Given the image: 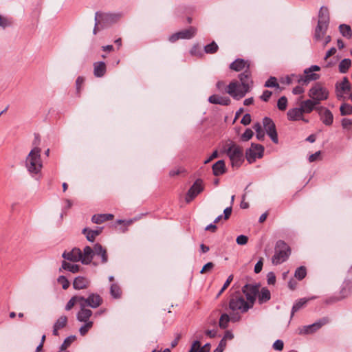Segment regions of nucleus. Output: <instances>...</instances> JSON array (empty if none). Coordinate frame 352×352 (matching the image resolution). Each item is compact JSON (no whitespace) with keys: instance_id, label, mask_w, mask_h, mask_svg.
I'll return each instance as SVG.
<instances>
[{"instance_id":"1","label":"nucleus","mask_w":352,"mask_h":352,"mask_svg":"<svg viewBox=\"0 0 352 352\" xmlns=\"http://www.w3.org/2000/svg\"><path fill=\"white\" fill-rule=\"evenodd\" d=\"M252 307L240 292L232 294L229 302V308L233 312L231 314L232 321L239 320L241 317L239 314L247 312Z\"/></svg>"},{"instance_id":"2","label":"nucleus","mask_w":352,"mask_h":352,"mask_svg":"<svg viewBox=\"0 0 352 352\" xmlns=\"http://www.w3.org/2000/svg\"><path fill=\"white\" fill-rule=\"evenodd\" d=\"M41 152V149L40 148L34 147L26 157L25 167L32 175L38 174L43 168Z\"/></svg>"},{"instance_id":"3","label":"nucleus","mask_w":352,"mask_h":352,"mask_svg":"<svg viewBox=\"0 0 352 352\" xmlns=\"http://www.w3.org/2000/svg\"><path fill=\"white\" fill-rule=\"evenodd\" d=\"M222 152L229 157L232 167H239L243 161L242 148L231 140L226 142Z\"/></svg>"},{"instance_id":"4","label":"nucleus","mask_w":352,"mask_h":352,"mask_svg":"<svg viewBox=\"0 0 352 352\" xmlns=\"http://www.w3.org/2000/svg\"><path fill=\"white\" fill-rule=\"evenodd\" d=\"M290 253L291 250L287 244L283 241H278L275 246L274 255L272 258V263L277 265L285 262L289 258Z\"/></svg>"},{"instance_id":"5","label":"nucleus","mask_w":352,"mask_h":352,"mask_svg":"<svg viewBox=\"0 0 352 352\" xmlns=\"http://www.w3.org/2000/svg\"><path fill=\"white\" fill-rule=\"evenodd\" d=\"M320 67L317 65H312L311 67L305 69L303 74L298 75L299 86H307L311 81L318 80L320 75L316 72H319Z\"/></svg>"},{"instance_id":"6","label":"nucleus","mask_w":352,"mask_h":352,"mask_svg":"<svg viewBox=\"0 0 352 352\" xmlns=\"http://www.w3.org/2000/svg\"><path fill=\"white\" fill-rule=\"evenodd\" d=\"M116 16L111 14H99L96 13L95 27L93 30L94 34H96L99 31L104 28V24L114 21Z\"/></svg>"},{"instance_id":"7","label":"nucleus","mask_w":352,"mask_h":352,"mask_svg":"<svg viewBox=\"0 0 352 352\" xmlns=\"http://www.w3.org/2000/svg\"><path fill=\"white\" fill-rule=\"evenodd\" d=\"M329 322V319L327 318H323L318 321L307 326H303L298 329V333L300 335H307L311 334L316 332L320 328H321L323 325L327 324Z\"/></svg>"},{"instance_id":"8","label":"nucleus","mask_w":352,"mask_h":352,"mask_svg":"<svg viewBox=\"0 0 352 352\" xmlns=\"http://www.w3.org/2000/svg\"><path fill=\"white\" fill-rule=\"evenodd\" d=\"M264 148L261 144H252L251 147L246 151V159L249 163L254 162L257 158L263 157Z\"/></svg>"},{"instance_id":"9","label":"nucleus","mask_w":352,"mask_h":352,"mask_svg":"<svg viewBox=\"0 0 352 352\" xmlns=\"http://www.w3.org/2000/svg\"><path fill=\"white\" fill-rule=\"evenodd\" d=\"M80 304L84 305L86 307H90L93 309L98 307L102 302V299L100 295L92 293L87 298L80 296L79 298Z\"/></svg>"},{"instance_id":"10","label":"nucleus","mask_w":352,"mask_h":352,"mask_svg":"<svg viewBox=\"0 0 352 352\" xmlns=\"http://www.w3.org/2000/svg\"><path fill=\"white\" fill-rule=\"evenodd\" d=\"M242 292L245 294L247 301L250 305L253 307L256 300V295L258 293V287L256 285L246 284L242 288Z\"/></svg>"},{"instance_id":"11","label":"nucleus","mask_w":352,"mask_h":352,"mask_svg":"<svg viewBox=\"0 0 352 352\" xmlns=\"http://www.w3.org/2000/svg\"><path fill=\"white\" fill-rule=\"evenodd\" d=\"M263 126L267 134L270 137L273 142L277 144L278 142L276 126L272 119L265 117L263 120Z\"/></svg>"},{"instance_id":"12","label":"nucleus","mask_w":352,"mask_h":352,"mask_svg":"<svg viewBox=\"0 0 352 352\" xmlns=\"http://www.w3.org/2000/svg\"><path fill=\"white\" fill-rule=\"evenodd\" d=\"M287 119L290 121H302L305 123L309 122V120L304 117V113L300 106L292 108L287 113Z\"/></svg>"},{"instance_id":"13","label":"nucleus","mask_w":352,"mask_h":352,"mask_svg":"<svg viewBox=\"0 0 352 352\" xmlns=\"http://www.w3.org/2000/svg\"><path fill=\"white\" fill-rule=\"evenodd\" d=\"M203 190L202 181L200 179L196 180L186 194V201L187 203L190 202L197 195L202 192Z\"/></svg>"},{"instance_id":"14","label":"nucleus","mask_w":352,"mask_h":352,"mask_svg":"<svg viewBox=\"0 0 352 352\" xmlns=\"http://www.w3.org/2000/svg\"><path fill=\"white\" fill-rule=\"evenodd\" d=\"M308 96L318 105L321 100L328 98L329 92L327 89H309Z\"/></svg>"},{"instance_id":"15","label":"nucleus","mask_w":352,"mask_h":352,"mask_svg":"<svg viewBox=\"0 0 352 352\" xmlns=\"http://www.w3.org/2000/svg\"><path fill=\"white\" fill-rule=\"evenodd\" d=\"M318 114L320 117V120L325 125H331L333 120V116L332 113L327 108L323 107H319L316 108Z\"/></svg>"},{"instance_id":"16","label":"nucleus","mask_w":352,"mask_h":352,"mask_svg":"<svg viewBox=\"0 0 352 352\" xmlns=\"http://www.w3.org/2000/svg\"><path fill=\"white\" fill-rule=\"evenodd\" d=\"M63 257L72 262H81V250L79 248H74L69 252H64Z\"/></svg>"},{"instance_id":"17","label":"nucleus","mask_w":352,"mask_h":352,"mask_svg":"<svg viewBox=\"0 0 352 352\" xmlns=\"http://www.w3.org/2000/svg\"><path fill=\"white\" fill-rule=\"evenodd\" d=\"M94 246L93 248L85 246L83 251H81V263L84 265L91 263L94 258Z\"/></svg>"},{"instance_id":"18","label":"nucleus","mask_w":352,"mask_h":352,"mask_svg":"<svg viewBox=\"0 0 352 352\" xmlns=\"http://www.w3.org/2000/svg\"><path fill=\"white\" fill-rule=\"evenodd\" d=\"M92 314L91 310L87 309L84 305L80 304V310L77 313L76 318L80 322H91L89 320V318Z\"/></svg>"},{"instance_id":"19","label":"nucleus","mask_w":352,"mask_h":352,"mask_svg":"<svg viewBox=\"0 0 352 352\" xmlns=\"http://www.w3.org/2000/svg\"><path fill=\"white\" fill-rule=\"evenodd\" d=\"M94 256H97L100 258V263L102 264H105L108 262V254L107 250L100 243H96L94 245Z\"/></svg>"},{"instance_id":"20","label":"nucleus","mask_w":352,"mask_h":352,"mask_svg":"<svg viewBox=\"0 0 352 352\" xmlns=\"http://www.w3.org/2000/svg\"><path fill=\"white\" fill-rule=\"evenodd\" d=\"M299 106L300 107L302 111H303L304 114L305 113H310L314 109H316V102H314L311 99H307L305 100H302Z\"/></svg>"},{"instance_id":"21","label":"nucleus","mask_w":352,"mask_h":352,"mask_svg":"<svg viewBox=\"0 0 352 352\" xmlns=\"http://www.w3.org/2000/svg\"><path fill=\"white\" fill-rule=\"evenodd\" d=\"M329 12L327 7L322 6L319 11L318 24L329 26Z\"/></svg>"},{"instance_id":"22","label":"nucleus","mask_w":352,"mask_h":352,"mask_svg":"<svg viewBox=\"0 0 352 352\" xmlns=\"http://www.w3.org/2000/svg\"><path fill=\"white\" fill-rule=\"evenodd\" d=\"M209 102L220 105H228L230 100L227 96H222L217 94L210 96L208 98Z\"/></svg>"},{"instance_id":"23","label":"nucleus","mask_w":352,"mask_h":352,"mask_svg":"<svg viewBox=\"0 0 352 352\" xmlns=\"http://www.w3.org/2000/svg\"><path fill=\"white\" fill-rule=\"evenodd\" d=\"M89 280L83 276L76 277L73 283V287L75 289H82L87 288L89 285Z\"/></svg>"},{"instance_id":"24","label":"nucleus","mask_w":352,"mask_h":352,"mask_svg":"<svg viewBox=\"0 0 352 352\" xmlns=\"http://www.w3.org/2000/svg\"><path fill=\"white\" fill-rule=\"evenodd\" d=\"M280 83L285 85H293L295 83L298 84L295 88H300L298 75L292 74L280 78Z\"/></svg>"},{"instance_id":"25","label":"nucleus","mask_w":352,"mask_h":352,"mask_svg":"<svg viewBox=\"0 0 352 352\" xmlns=\"http://www.w3.org/2000/svg\"><path fill=\"white\" fill-rule=\"evenodd\" d=\"M107 67L104 62H96L94 64V74L97 77H102L106 73Z\"/></svg>"},{"instance_id":"26","label":"nucleus","mask_w":352,"mask_h":352,"mask_svg":"<svg viewBox=\"0 0 352 352\" xmlns=\"http://www.w3.org/2000/svg\"><path fill=\"white\" fill-rule=\"evenodd\" d=\"M239 76L243 88H250L253 86V82L251 79L250 73L248 71L241 74Z\"/></svg>"},{"instance_id":"27","label":"nucleus","mask_w":352,"mask_h":352,"mask_svg":"<svg viewBox=\"0 0 352 352\" xmlns=\"http://www.w3.org/2000/svg\"><path fill=\"white\" fill-rule=\"evenodd\" d=\"M328 26L321 24H318L314 34V38L317 41H321L326 34Z\"/></svg>"},{"instance_id":"28","label":"nucleus","mask_w":352,"mask_h":352,"mask_svg":"<svg viewBox=\"0 0 352 352\" xmlns=\"http://www.w3.org/2000/svg\"><path fill=\"white\" fill-rule=\"evenodd\" d=\"M213 174L219 176L223 174L226 171V166L223 160H219L212 166Z\"/></svg>"},{"instance_id":"29","label":"nucleus","mask_w":352,"mask_h":352,"mask_svg":"<svg viewBox=\"0 0 352 352\" xmlns=\"http://www.w3.org/2000/svg\"><path fill=\"white\" fill-rule=\"evenodd\" d=\"M102 232V228H99L97 230H89L88 228H85L82 230V233L86 234L87 239L90 241L93 242L96 237L98 236Z\"/></svg>"},{"instance_id":"30","label":"nucleus","mask_w":352,"mask_h":352,"mask_svg":"<svg viewBox=\"0 0 352 352\" xmlns=\"http://www.w3.org/2000/svg\"><path fill=\"white\" fill-rule=\"evenodd\" d=\"M197 33V29L194 27H190L186 30L178 32L181 39H190L195 36Z\"/></svg>"},{"instance_id":"31","label":"nucleus","mask_w":352,"mask_h":352,"mask_svg":"<svg viewBox=\"0 0 352 352\" xmlns=\"http://www.w3.org/2000/svg\"><path fill=\"white\" fill-rule=\"evenodd\" d=\"M248 68L249 65L248 62L245 61L243 59H237L234 61L230 66V68L232 70L239 72L243 69L244 68Z\"/></svg>"},{"instance_id":"32","label":"nucleus","mask_w":352,"mask_h":352,"mask_svg":"<svg viewBox=\"0 0 352 352\" xmlns=\"http://www.w3.org/2000/svg\"><path fill=\"white\" fill-rule=\"evenodd\" d=\"M113 218V215L111 214H100L94 215L91 218V221L94 223L100 224L106 221L111 220Z\"/></svg>"},{"instance_id":"33","label":"nucleus","mask_w":352,"mask_h":352,"mask_svg":"<svg viewBox=\"0 0 352 352\" xmlns=\"http://www.w3.org/2000/svg\"><path fill=\"white\" fill-rule=\"evenodd\" d=\"M249 89H228V94L236 100L243 98Z\"/></svg>"},{"instance_id":"34","label":"nucleus","mask_w":352,"mask_h":352,"mask_svg":"<svg viewBox=\"0 0 352 352\" xmlns=\"http://www.w3.org/2000/svg\"><path fill=\"white\" fill-rule=\"evenodd\" d=\"M270 292L269 289L263 288L261 292L258 293V300L260 304L267 302L270 299Z\"/></svg>"},{"instance_id":"35","label":"nucleus","mask_w":352,"mask_h":352,"mask_svg":"<svg viewBox=\"0 0 352 352\" xmlns=\"http://www.w3.org/2000/svg\"><path fill=\"white\" fill-rule=\"evenodd\" d=\"M62 268L72 273H76L80 270V266L77 264H72L64 261L62 263Z\"/></svg>"},{"instance_id":"36","label":"nucleus","mask_w":352,"mask_h":352,"mask_svg":"<svg viewBox=\"0 0 352 352\" xmlns=\"http://www.w3.org/2000/svg\"><path fill=\"white\" fill-rule=\"evenodd\" d=\"M110 294L114 298H120L122 295V291L117 283H112L110 287Z\"/></svg>"},{"instance_id":"37","label":"nucleus","mask_w":352,"mask_h":352,"mask_svg":"<svg viewBox=\"0 0 352 352\" xmlns=\"http://www.w3.org/2000/svg\"><path fill=\"white\" fill-rule=\"evenodd\" d=\"M340 32L342 35L348 38H351L352 36V30L351 27L346 24H342L339 26Z\"/></svg>"},{"instance_id":"38","label":"nucleus","mask_w":352,"mask_h":352,"mask_svg":"<svg viewBox=\"0 0 352 352\" xmlns=\"http://www.w3.org/2000/svg\"><path fill=\"white\" fill-rule=\"evenodd\" d=\"M351 61L349 58L342 60L339 65V70L341 73H346L351 67Z\"/></svg>"},{"instance_id":"39","label":"nucleus","mask_w":352,"mask_h":352,"mask_svg":"<svg viewBox=\"0 0 352 352\" xmlns=\"http://www.w3.org/2000/svg\"><path fill=\"white\" fill-rule=\"evenodd\" d=\"M253 129L256 131L257 139L258 140H263L265 137V133L262 129L261 124L258 122L254 124L253 126Z\"/></svg>"},{"instance_id":"40","label":"nucleus","mask_w":352,"mask_h":352,"mask_svg":"<svg viewBox=\"0 0 352 352\" xmlns=\"http://www.w3.org/2000/svg\"><path fill=\"white\" fill-rule=\"evenodd\" d=\"M307 302V300L305 298H301L298 300L292 307V317L294 316V313L300 310Z\"/></svg>"},{"instance_id":"41","label":"nucleus","mask_w":352,"mask_h":352,"mask_svg":"<svg viewBox=\"0 0 352 352\" xmlns=\"http://www.w3.org/2000/svg\"><path fill=\"white\" fill-rule=\"evenodd\" d=\"M230 320H232L231 317H230L227 314H223L219 319V327L221 329H226L228 327V323Z\"/></svg>"},{"instance_id":"42","label":"nucleus","mask_w":352,"mask_h":352,"mask_svg":"<svg viewBox=\"0 0 352 352\" xmlns=\"http://www.w3.org/2000/svg\"><path fill=\"white\" fill-rule=\"evenodd\" d=\"M80 298V296H73L67 303L65 306V309L67 311L70 310L76 303H78L79 306L80 305V300L79 298Z\"/></svg>"},{"instance_id":"43","label":"nucleus","mask_w":352,"mask_h":352,"mask_svg":"<svg viewBox=\"0 0 352 352\" xmlns=\"http://www.w3.org/2000/svg\"><path fill=\"white\" fill-rule=\"evenodd\" d=\"M340 111L342 116L351 115L352 114V106L346 103H343L340 107Z\"/></svg>"},{"instance_id":"44","label":"nucleus","mask_w":352,"mask_h":352,"mask_svg":"<svg viewBox=\"0 0 352 352\" xmlns=\"http://www.w3.org/2000/svg\"><path fill=\"white\" fill-rule=\"evenodd\" d=\"M346 287H343L341 290V294L343 298L348 297L352 294V284L350 281L346 282Z\"/></svg>"},{"instance_id":"45","label":"nucleus","mask_w":352,"mask_h":352,"mask_svg":"<svg viewBox=\"0 0 352 352\" xmlns=\"http://www.w3.org/2000/svg\"><path fill=\"white\" fill-rule=\"evenodd\" d=\"M85 324L79 329V333L81 336H85L92 328L93 322H84Z\"/></svg>"},{"instance_id":"46","label":"nucleus","mask_w":352,"mask_h":352,"mask_svg":"<svg viewBox=\"0 0 352 352\" xmlns=\"http://www.w3.org/2000/svg\"><path fill=\"white\" fill-rule=\"evenodd\" d=\"M76 336H68L65 339L64 342H63L60 347L61 349L67 350V348L70 346V345L76 340Z\"/></svg>"},{"instance_id":"47","label":"nucleus","mask_w":352,"mask_h":352,"mask_svg":"<svg viewBox=\"0 0 352 352\" xmlns=\"http://www.w3.org/2000/svg\"><path fill=\"white\" fill-rule=\"evenodd\" d=\"M306 274V268L303 266H300L296 269L294 276L298 280H302L305 277Z\"/></svg>"},{"instance_id":"48","label":"nucleus","mask_w":352,"mask_h":352,"mask_svg":"<svg viewBox=\"0 0 352 352\" xmlns=\"http://www.w3.org/2000/svg\"><path fill=\"white\" fill-rule=\"evenodd\" d=\"M218 49L219 47L214 41H212L211 43L205 46V52L207 54H214L218 50Z\"/></svg>"},{"instance_id":"49","label":"nucleus","mask_w":352,"mask_h":352,"mask_svg":"<svg viewBox=\"0 0 352 352\" xmlns=\"http://www.w3.org/2000/svg\"><path fill=\"white\" fill-rule=\"evenodd\" d=\"M67 322V318L65 316H62L56 321L54 326L60 329L66 326Z\"/></svg>"},{"instance_id":"50","label":"nucleus","mask_w":352,"mask_h":352,"mask_svg":"<svg viewBox=\"0 0 352 352\" xmlns=\"http://www.w3.org/2000/svg\"><path fill=\"white\" fill-rule=\"evenodd\" d=\"M287 107V99L285 96L280 97L277 102V107L280 111H285Z\"/></svg>"},{"instance_id":"51","label":"nucleus","mask_w":352,"mask_h":352,"mask_svg":"<svg viewBox=\"0 0 352 352\" xmlns=\"http://www.w3.org/2000/svg\"><path fill=\"white\" fill-rule=\"evenodd\" d=\"M12 21L11 19L1 16L0 14V27L1 28L4 29L7 27L12 25Z\"/></svg>"},{"instance_id":"52","label":"nucleus","mask_w":352,"mask_h":352,"mask_svg":"<svg viewBox=\"0 0 352 352\" xmlns=\"http://www.w3.org/2000/svg\"><path fill=\"white\" fill-rule=\"evenodd\" d=\"M265 87H274L275 88H280L277 80L275 77H270L265 83Z\"/></svg>"},{"instance_id":"53","label":"nucleus","mask_w":352,"mask_h":352,"mask_svg":"<svg viewBox=\"0 0 352 352\" xmlns=\"http://www.w3.org/2000/svg\"><path fill=\"white\" fill-rule=\"evenodd\" d=\"M58 282L62 285V287L64 289H67L69 286V282L64 276H59L58 278Z\"/></svg>"},{"instance_id":"54","label":"nucleus","mask_w":352,"mask_h":352,"mask_svg":"<svg viewBox=\"0 0 352 352\" xmlns=\"http://www.w3.org/2000/svg\"><path fill=\"white\" fill-rule=\"evenodd\" d=\"M214 263L212 262H208L206 265H204L203 268L200 271L201 274H205L208 273L212 271V270L214 268Z\"/></svg>"},{"instance_id":"55","label":"nucleus","mask_w":352,"mask_h":352,"mask_svg":"<svg viewBox=\"0 0 352 352\" xmlns=\"http://www.w3.org/2000/svg\"><path fill=\"white\" fill-rule=\"evenodd\" d=\"M253 136V131L250 129H247L245 132L242 134L241 138L244 141H248L252 138Z\"/></svg>"},{"instance_id":"56","label":"nucleus","mask_w":352,"mask_h":352,"mask_svg":"<svg viewBox=\"0 0 352 352\" xmlns=\"http://www.w3.org/2000/svg\"><path fill=\"white\" fill-rule=\"evenodd\" d=\"M336 88H349V82L346 78H344L342 81L338 82Z\"/></svg>"},{"instance_id":"57","label":"nucleus","mask_w":352,"mask_h":352,"mask_svg":"<svg viewBox=\"0 0 352 352\" xmlns=\"http://www.w3.org/2000/svg\"><path fill=\"white\" fill-rule=\"evenodd\" d=\"M248 241V238L247 236L245 235H239L237 238H236V243L237 244L239 245H245Z\"/></svg>"},{"instance_id":"58","label":"nucleus","mask_w":352,"mask_h":352,"mask_svg":"<svg viewBox=\"0 0 352 352\" xmlns=\"http://www.w3.org/2000/svg\"><path fill=\"white\" fill-rule=\"evenodd\" d=\"M226 346V341L225 340V339H222L218 346L214 350L213 352H223L225 347Z\"/></svg>"},{"instance_id":"59","label":"nucleus","mask_w":352,"mask_h":352,"mask_svg":"<svg viewBox=\"0 0 352 352\" xmlns=\"http://www.w3.org/2000/svg\"><path fill=\"white\" fill-rule=\"evenodd\" d=\"M267 283L269 285H274L276 283V276L274 272H270L267 275Z\"/></svg>"},{"instance_id":"60","label":"nucleus","mask_w":352,"mask_h":352,"mask_svg":"<svg viewBox=\"0 0 352 352\" xmlns=\"http://www.w3.org/2000/svg\"><path fill=\"white\" fill-rule=\"evenodd\" d=\"M283 346H284L283 342L280 340H276L274 342V343L273 344V348L275 350H278V351L283 350Z\"/></svg>"},{"instance_id":"61","label":"nucleus","mask_w":352,"mask_h":352,"mask_svg":"<svg viewBox=\"0 0 352 352\" xmlns=\"http://www.w3.org/2000/svg\"><path fill=\"white\" fill-rule=\"evenodd\" d=\"M263 258H261L254 266V272L256 274L261 272V271L262 270V268H263Z\"/></svg>"},{"instance_id":"62","label":"nucleus","mask_w":352,"mask_h":352,"mask_svg":"<svg viewBox=\"0 0 352 352\" xmlns=\"http://www.w3.org/2000/svg\"><path fill=\"white\" fill-rule=\"evenodd\" d=\"M200 348V341L199 340H195L192 343L190 349L188 352H197L199 349Z\"/></svg>"},{"instance_id":"63","label":"nucleus","mask_w":352,"mask_h":352,"mask_svg":"<svg viewBox=\"0 0 352 352\" xmlns=\"http://www.w3.org/2000/svg\"><path fill=\"white\" fill-rule=\"evenodd\" d=\"M241 122L243 125H248L251 122V116L249 113H246L242 118Z\"/></svg>"},{"instance_id":"64","label":"nucleus","mask_w":352,"mask_h":352,"mask_svg":"<svg viewBox=\"0 0 352 352\" xmlns=\"http://www.w3.org/2000/svg\"><path fill=\"white\" fill-rule=\"evenodd\" d=\"M352 125V120L344 118L342 120V126L344 129H349Z\"/></svg>"}]
</instances>
